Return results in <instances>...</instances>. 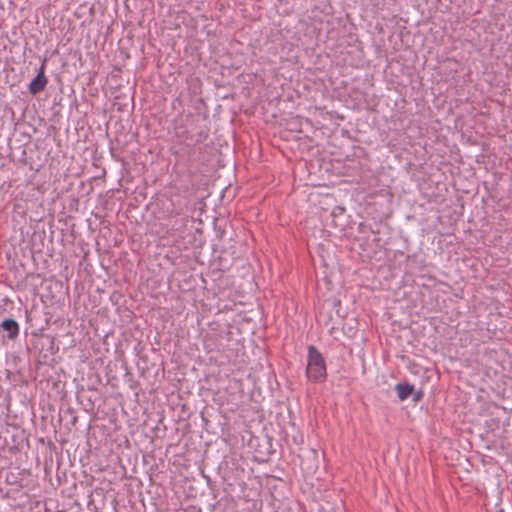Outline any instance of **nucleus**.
Listing matches in <instances>:
<instances>
[{"label": "nucleus", "instance_id": "4", "mask_svg": "<svg viewBox=\"0 0 512 512\" xmlns=\"http://www.w3.org/2000/svg\"><path fill=\"white\" fill-rule=\"evenodd\" d=\"M183 208L174 202L172 198H161L157 202L156 216L162 222L175 215L181 214Z\"/></svg>", "mask_w": 512, "mask_h": 512}, {"label": "nucleus", "instance_id": "12", "mask_svg": "<svg viewBox=\"0 0 512 512\" xmlns=\"http://www.w3.org/2000/svg\"><path fill=\"white\" fill-rule=\"evenodd\" d=\"M77 418L73 417V424L76 422Z\"/></svg>", "mask_w": 512, "mask_h": 512}, {"label": "nucleus", "instance_id": "3", "mask_svg": "<svg viewBox=\"0 0 512 512\" xmlns=\"http://www.w3.org/2000/svg\"><path fill=\"white\" fill-rule=\"evenodd\" d=\"M184 114L179 113L171 121L168 133L172 136V139L179 145L185 144L189 148V153L194 151V137L190 133L187 124L184 121Z\"/></svg>", "mask_w": 512, "mask_h": 512}, {"label": "nucleus", "instance_id": "6", "mask_svg": "<svg viewBox=\"0 0 512 512\" xmlns=\"http://www.w3.org/2000/svg\"><path fill=\"white\" fill-rule=\"evenodd\" d=\"M48 59L45 57L42 59L41 65L37 71V75L31 80L28 89L31 95H37L45 90L48 84V78L45 75L46 64Z\"/></svg>", "mask_w": 512, "mask_h": 512}, {"label": "nucleus", "instance_id": "7", "mask_svg": "<svg viewBox=\"0 0 512 512\" xmlns=\"http://www.w3.org/2000/svg\"><path fill=\"white\" fill-rule=\"evenodd\" d=\"M0 333H6V338L8 340H16L20 333L18 322L13 318L3 319L0 323Z\"/></svg>", "mask_w": 512, "mask_h": 512}, {"label": "nucleus", "instance_id": "9", "mask_svg": "<svg viewBox=\"0 0 512 512\" xmlns=\"http://www.w3.org/2000/svg\"><path fill=\"white\" fill-rule=\"evenodd\" d=\"M413 385L409 383H398L395 386V391L397 392V396L401 401L406 400L413 393Z\"/></svg>", "mask_w": 512, "mask_h": 512}, {"label": "nucleus", "instance_id": "8", "mask_svg": "<svg viewBox=\"0 0 512 512\" xmlns=\"http://www.w3.org/2000/svg\"><path fill=\"white\" fill-rule=\"evenodd\" d=\"M262 432L264 433V444L258 443V448H263V450L258 449V463L267 462L269 455L274 453V451L272 450V438L269 437L268 434L266 433L265 427L263 428Z\"/></svg>", "mask_w": 512, "mask_h": 512}, {"label": "nucleus", "instance_id": "11", "mask_svg": "<svg viewBox=\"0 0 512 512\" xmlns=\"http://www.w3.org/2000/svg\"><path fill=\"white\" fill-rule=\"evenodd\" d=\"M411 395L413 396L414 402H419L423 398V392L421 390H418V391L413 390V393Z\"/></svg>", "mask_w": 512, "mask_h": 512}, {"label": "nucleus", "instance_id": "2", "mask_svg": "<svg viewBox=\"0 0 512 512\" xmlns=\"http://www.w3.org/2000/svg\"><path fill=\"white\" fill-rule=\"evenodd\" d=\"M184 119L190 133L194 137V146L204 143L210 133L208 116L201 113H188L186 115L184 114Z\"/></svg>", "mask_w": 512, "mask_h": 512}, {"label": "nucleus", "instance_id": "10", "mask_svg": "<svg viewBox=\"0 0 512 512\" xmlns=\"http://www.w3.org/2000/svg\"><path fill=\"white\" fill-rule=\"evenodd\" d=\"M170 151L176 157V162L179 163L181 161V158L183 157L182 150L174 149L172 147Z\"/></svg>", "mask_w": 512, "mask_h": 512}, {"label": "nucleus", "instance_id": "5", "mask_svg": "<svg viewBox=\"0 0 512 512\" xmlns=\"http://www.w3.org/2000/svg\"><path fill=\"white\" fill-rule=\"evenodd\" d=\"M188 217L184 214V211L179 215L168 218L161 222V225L165 229V232L171 236L182 234L188 225Z\"/></svg>", "mask_w": 512, "mask_h": 512}, {"label": "nucleus", "instance_id": "1", "mask_svg": "<svg viewBox=\"0 0 512 512\" xmlns=\"http://www.w3.org/2000/svg\"><path fill=\"white\" fill-rule=\"evenodd\" d=\"M307 358L306 375L308 379L316 383L324 382L327 378V371L322 354L315 346L310 345Z\"/></svg>", "mask_w": 512, "mask_h": 512}]
</instances>
